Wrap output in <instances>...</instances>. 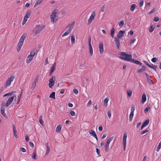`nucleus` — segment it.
I'll return each mask as SVG.
<instances>
[{
    "label": "nucleus",
    "instance_id": "1",
    "mask_svg": "<svg viewBox=\"0 0 161 161\" xmlns=\"http://www.w3.org/2000/svg\"><path fill=\"white\" fill-rule=\"evenodd\" d=\"M122 56H120L119 58L122 60L130 62L132 58V56L131 54H127L125 52H122L119 54Z\"/></svg>",
    "mask_w": 161,
    "mask_h": 161
},
{
    "label": "nucleus",
    "instance_id": "2",
    "mask_svg": "<svg viewBox=\"0 0 161 161\" xmlns=\"http://www.w3.org/2000/svg\"><path fill=\"white\" fill-rule=\"evenodd\" d=\"M45 28V26L44 25H42L40 26V25H36L35 27L33 28L32 31L33 33H34V35H33V36H35L36 35L40 33L41 31Z\"/></svg>",
    "mask_w": 161,
    "mask_h": 161
},
{
    "label": "nucleus",
    "instance_id": "3",
    "mask_svg": "<svg viewBox=\"0 0 161 161\" xmlns=\"http://www.w3.org/2000/svg\"><path fill=\"white\" fill-rule=\"evenodd\" d=\"M114 136H112L109 138L106 141L105 145V151L106 152H108L109 151V145L110 142L114 139Z\"/></svg>",
    "mask_w": 161,
    "mask_h": 161
},
{
    "label": "nucleus",
    "instance_id": "4",
    "mask_svg": "<svg viewBox=\"0 0 161 161\" xmlns=\"http://www.w3.org/2000/svg\"><path fill=\"white\" fill-rule=\"evenodd\" d=\"M96 14L95 12H93L91 14L89 18L88 19L87 24L88 25H90L92 21L94 19L95 17L96 16Z\"/></svg>",
    "mask_w": 161,
    "mask_h": 161
},
{
    "label": "nucleus",
    "instance_id": "5",
    "mask_svg": "<svg viewBox=\"0 0 161 161\" xmlns=\"http://www.w3.org/2000/svg\"><path fill=\"white\" fill-rule=\"evenodd\" d=\"M14 78V76L13 75H11L10 78L8 79L6 82L5 84V86H6V88L7 87L9 86L10 85L11 82L13 81Z\"/></svg>",
    "mask_w": 161,
    "mask_h": 161
},
{
    "label": "nucleus",
    "instance_id": "6",
    "mask_svg": "<svg viewBox=\"0 0 161 161\" xmlns=\"http://www.w3.org/2000/svg\"><path fill=\"white\" fill-rule=\"evenodd\" d=\"M55 79V77L54 76H52L49 80V87L50 88H52L54 84V81Z\"/></svg>",
    "mask_w": 161,
    "mask_h": 161
},
{
    "label": "nucleus",
    "instance_id": "7",
    "mask_svg": "<svg viewBox=\"0 0 161 161\" xmlns=\"http://www.w3.org/2000/svg\"><path fill=\"white\" fill-rule=\"evenodd\" d=\"M127 137V134L126 133H124L123 134V144L124 147V151H125L126 149Z\"/></svg>",
    "mask_w": 161,
    "mask_h": 161
},
{
    "label": "nucleus",
    "instance_id": "8",
    "mask_svg": "<svg viewBox=\"0 0 161 161\" xmlns=\"http://www.w3.org/2000/svg\"><path fill=\"white\" fill-rule=\"evenodd\" d=\"M26 36V34L25 33L22 36L20 37V39L19 41V42L18 43V44H21V45H23V42L25 39Z\"/></svg>",
    "mask_w": 161,
    "mask_h": 161
},
{
    "label": "nucleus",
    "instance_id": "9",
    "mask_svg": "<svg viewBox=\"0 0 161 161\" xmlns=\"http://www.w3.org/2000/svg\"><path fill=\"white\" fill-rule=\"evenodd\" d=\"M99 47L100 53L103 54V45L102 42H99Z\"/></svg>",
    "mask_w": 161,
    "mask_h": 161
},
{
    "label": "nucleus",
    "instance_id": "10",
    "mask_svg": "<svg viewBox=\"0 0 161 161\" xmlns=\"http://www.w3.org/2000/svg\"><path fill=\"white\" fill-rule=\"evenodd\" d=\"M13 100V97H9L7 101V102L6 103L5 105V106L7 107L10 104Z\"/></svg>",
    "mask_w": 161,
    "mask_h": 161
},
{
    "label": "nucleus",
    "instance_id": "11",
    "mask_svg": "<svg viewBox=\"0 0 161 161\" xmlns=\"http://www.w3.org/2000/svg\"><path fill=\"white\" fill-rule=\"evenodd\" d=\"M125 33V31L123 30H120L117 34V37L118 38H120L123 37V35Z\"/></svg>",
    "mask_w": 161,
    "mask_h": 161
},
{
    "label": "nucleus",
    "instance_id": "12",
    "mask_svg": "<svg viewBox=\"0 0 161 161\" xmlns=\"http://www.w3.org/2000/svg\"><path fill=\"white\" fill-rule=\"evenodd\" d=\"M150 120L149 119L146 120L142 125L141 130H142L149 123Z\"/></svg>",
    "mask_w": 161,
    "mask_h": 161
},
{
    "label": "nucleus",
    "instance_id": "13",
    "mask_svg": "<svg viewBox=\"0 0 161 161\" xmlns=\"http://www.w3.org/2000/svg\"><path fill=\"white\" fill-rule=\"evenodd\" d=\"M1 113L2 115L7 119H8L7 116L5 113V108L4 107H1Z\"/></svg>",
    "mask_w": 161,
    "mask_h": 161
},
{
    "label": "nucleus",
    "instance_id": "14",
    "mask_svg": "<svg viewBox=\"0 0 161 161\" xmlns=\"http://www.w3.org/2000/svg\"><path fill=\"white\" fill-rule=\"evenodd\" d=\"M38 81V76L36 77L32 85V87H31V89H32V90H33L35 87H36V84L37 82V81Z\"/></svg>",
    "mask_w": 161,
    "mask_h": 161
},
{
    "label": "nucleus",
    "instance_id": "15",
    "mask_svg": "<svg viewBox=\"0 0 161 161\" xmlns=\"http://www.w3.org/2000/svg\"><path fill=\"white\" fill-rule=\"evenodd\" d=\"M68 26L69 27V29L62 35V37L68 35L70 33V25H69V24Z\"/></svg>",
    "mask_w": 161,
    "mask_h": 161
},
{
    "label": "nucleus",
    "instance_id": "16",
    "mask_svg": "<svg viewBox=\"0 0 161 161\" xmlns=\"http://www.w3.org/2000/svg\"><path fill=\"white\" fill-rule=\"evenodd\" d=\"M37 53V51L36 49H33L31 52L30 54L29 55H30V56H31V57H33L34 56V55L36 54Z\"/></svg>",
    "mask_w": 161,
    "mask_h": 161
},
{
    "label": "nucleus",
    "instance_id": "17",
    "mask_svg": "<svg viewBox=\"0 0 161 161\" xmlns=\"http://www.w3.org/2000/svg\"><path fill=\"white\" fill-rule=\"evenodd\" d=\"M114 39L115 43L118 49H119V47L120 46V40L119 38H116V37H115Z\"/></svg>",
    "mask_w": 161,
    "mask_h": 161
},
{
    "label": "nucleus",
    "instance_id": "18",
    "mask_svg": "<svg viewBox=\"0 0 161 161\" xmlns=\"http://www.w3.org/2000/svg\"><path fill=\"white\" fill-rule=\"evenodd\" d=\"M31 12L30 11H28L26 13V14L25 16L24 19L25 21H27V19L29 18L31 15Z\"/></svg>",
    "mask_w": 161,
    "mask_h": 161
},
{
    "label": "nucleus",
    "instance_id": "19",
    "mask_svg": "<svg viewBox=\"0 0 161 161\" xmlns=\"http://www.w3.org/2000/svg\"><path fill=\"white\" fill-rule=\"evenodd\" d=\"M130 62L140 65H141L142 64V63L140 61L133 59H131Z\"/></svg>",
    "mask_w": 161,
    "mask_h": 161
},
{
    "label": "nucleus",
    "instance_id": "20",
    "mask_svg": "<svg viewBox=\"0 0 161 161\" xmlns=\"http://www.w3.org/2000/svg\"><path fill=\"white\" fill-rule=\"evenodd\" d=\"M146 101V97L145 94H143L142 95V99L141 100L142 103L143 104Z\"/></svg>",
    "mask_w": 161,
    "mask_h": 161
},
{
    "label": "nucleus",
    "instance_id": "21",
    "mask_svg": "<svg viewBox=\"0 0 161 161\" xmlns=\"http://www.w3.org/2000/svg\"><path fill=\"white\" fill-rule=\"evenodd\" d=\"M33 58L32 57H31V56H30V55H29L27 58L26 60V62L27 63H29L32 60Z\"/></svg>",
    "mask_w": 161,
    "mask_h": 161
},
{
    "label": "nucleus",
    "instance_id": "22",
    "mask_svg": "<svg viewBox=\"0 0 161 161\" xmlns=\"http://www.w3.org/2000/svg\"><path fill=\"white\" fill-rule=\"evenodd\" d=\"M55 93L54 92H52L49 95V97L53 99H55Z\"/></svg>",
    "mask_w": 161,
    "mask_h": 161
},
{
    "label": "nucleus",
    "instance_id": "23",
    "mask_svg": "<svg viewBox=\"0 0 161 161\" xmlns=\"http://www.w3.org/2000/svg\"><path fill=\"white\" fill-rule=\"evenodd\" d=\"M108 98H105L103 101V103L104 106L106 107L108 105Z\"/></svg>",
    "mask_w": 161,
    "mask_h": 161
},
{
    "label": "nucleus",
    "instance_id": "24",
    "mask_svg": "<svg viewBox=\"0 0 161 161\" xmlns=\"http://www.w3.org/2000/svg\"><path fill=\"white\" fill-rule=\"evenodd\" d=\"M149 67L153 69L156 71H157V68L156 66L153 65V64L149 66Z\"/></svg>",
    "mask_w": 161,
    "mask_h": 161
},
{
    "label": "nucleus",
    "instance_id": "25",
    "mask_svg": "<svg viewBox=\"0 0 161 161\" xmlns=\"http://www.w3.org/2000/svg\"><path fill=\"white\" fill-rule=\"evenodd\" d=\"M155 28V25H151L150 28L149 29V31L152 33L153 32Z\"/></svg>",
    "mask_w": 161,
    "mask_h": 161
},
{
    "label": "nucleus",
    "instance_id": "26",
    "mask_svg": "<svg viewBox=\"0 0 161 161\" xmlns=\"http://www.w3.org/2000/svg\"><path fill=\"white\" fill-rule=\"evenodd\" d=\"M89 52L91 56H92L93 53V51L92 45H89Z\"/></svg>",
    "mask_w": 161,
    "mask_h": 161
},
{
    "label": "nucleus",
    "instance_id": "27",
    "mask_svg": "<svg viewBox=\"0 0 161 161\" xmlns=\"http://www.w3.org/2000/svg\"><path fill=\"white\" fill-rule=\"evenodd\" d=\"M133 116H134V113L130 112V115H129V120L130 122L132 121Z\"/></svg>",
    "mask_w": 161,
    "mask_h": 161
},
{
    "label": "nucleus",
    "instance_id": "28",
    "mask_svg": "<svg viewBox=\"0 0 161 161\" xmlns=\"http://www.w3.org/2000/svg\"><path fill=\"white\" fill-rule=\"evenodd\" d=\"M13 93H16V92H15V91L12 92H10L8 93L5 94L3 96V97H5L7 96H11L12 95V94H13Z\"/></svg>",
    "mask_w": 161,
    "mask_h": 161
},
{
    "label": "nucleus",
    "instance_id": "29",
    "mask_svg": "<svg viewBox=\"0 0 161 161\" xmlns=\"http://www.w3.org/2000/svg\"><path fill=\"white\" fill-rule=\"evenodd\" d=\"M61 126L60 125H58L57 126L56 129V131L57 132H59L60 131L61 129Z\"/></svg>",
    "mask_w": 161,
    "mask_h": 161
},
{
    "label": "nucleus",
    "instance_id": "30",
    "mask_svg": "<svg viewBox=\"0 0 161 161\" xmlns=\"http://www.w3.org/2000/svg\"><path fill=\"white\" fill-rule=\"evenodd\" d=\"M114 31L115 30L114 27L112 28L110 30V35L112 37L114 36Z\"/></svg>",
    "mask_w": 161,
    "mask_h": 161
},
{
    "label": "nucleus",
    "instance_id": "31",
    "mask_svg": "<svg viewBox=\"0 0 161 161\" xmlns=\"http://www.w3.org/2000/svg\"><path fill=\"white\" fill-rule=\"evenodd\" d=\"M136 7V5L135 4H132L131 5L130 8V10L133 12L134 11L135 8Z\"/></svg>",
    "mask_w": 161,
    "mask_h": 161
},
{
    "label": "nucleus",
    "instance_id": "32",
    "mask_svg": "<svg viewBox=\"0 0 161 161\" xmlns=\"http://www.w3.org/2000/svg\"><path fill=\"white\" fill-rule=\"evenodd\" d=\"M56 63H55V62L53 64V65L51 67V69L50 70L51 71L54 72V71L55 69V67L56 66Z\"/></svg>",
    "mask_w": 161,
    "mask_h": 161
},
{
    "label": "nucleus",
    "instance_id": "33",
    "mask_svg": "<svg viewBox=\"0 0 161 161\" xmlns=\"http://www.w3.org/2000/svg\"><path fill=\"white\" fill-rule=\"evenodd\" d=\"M89 132L90 134L93 137L96 136V135L95 132L94 130H92L90 131Z\"/></svg>",
    "mask_w": 161,
    "mask_h": 161
},
{
    "label": "nucleus",
    "instance_id": "34",
    "mask_svg": "<svg viewBox=\"0 0 161 161\" xmlns=\"http://www.w3.org/2000/svg\"><path fill=\"white\" fill-rule=\"evenodd\" d=\"M127 95L129 97H130L132 96V91L131 90H128L127 91Z\"/></svg>",
    "mask_w": 161,
    "mask_h": 161
},
{
    "label": "nucleus",
    "instance_id": "35",
    "mask_svg": "<svg viewBox=\"0 0 161 161\" xmlns=\"http://www.w3.org/2000/svg\"><path fill=\"white\" fill-rule=\"evenodd\" d=\"M46 145L47 147V150L46 151V154L47 155L48 154V153H49V152L50 151V148H49V146L48 145V143H46Z\"/></svg>",
    "mask_w": 161,
    "mask_h": 161
},
{
    "label": "nucleus",
    "instance_id": "36",
    "mask_svg": "<svg viewBox=\"0 0 161 161\" xmlns=\"http://www.w3.org/2000/svg\"><path fill=\"white\" fill-rule=\"evenodd\" d=\"M42 0H39L35 4L34 6V7H36L38 5L42 3Z\"/></svg>",
    "mask_w": 161,
    "mask_h": 161
},
{
    "label": "nucleus",
    "instance_id": "37",
    "mask_svg": "<svg viewBox=\"0 0 161 161\" xmlns=\"http://www.w3.org/2000/svg\"><path fill=\"white\" fill-rule=\"evenodd\" d=\"M13 127L14 134H16V133H17V131L16 130L15 126L14 124H13Z\"/></svg>",
    "mask_w": 161,
    "mask_h": 161
},
{
    "label": "nucleus",
    "instance_id": "38",
    "mask_svg": "<svg viewBox=\"0 0 161 161\" xmlns=\"http://www.w3.org/2000/svg\"><path fill=\"white\" fill-rule=\"evenodd\" d=\"M36 151H34L32 153V158L35 160H36Z\"/></svg>",
    "mask_w": 161,
    "mask_h": 161
},
{
    "label": "nucleus",
    "instance_id": "39",
    "mask_svg": "<svg viewBox=\"0 0 161 161\" xmlns=\"http://www.w3.org/2000/svg\"><path fill=\"white\" fill-rule=\"evenodd\" d=\"M101 11L102 12H105L106 10V7L105 5H103L102 6L101 8Z\"/></svg>",
    "mask_w": 161,
    "mask_h": 161
},
{
    "label": "nucleus",
    "instance_id": "40",
    "mask_svg": "<svg viewBox=\"0 0 161 161\" xmlns=\"http://www.w3.org/2000/svg\"><path fill=\"white\" fill-rule=\"evenodd\" d=\"M124 22L123 20L120 21L118 23V25L119 26H122L124 25Z\"/></svg>",
    "mask_w": 161,
    "mask_h": 161
},
{
    "label": "nucleus",
    "instance_id": "41",
    "mask_svg": "<svg viewBox=\"0 0 161 161\" xmlns=\"http://www.w3.org/2000/svg\"><path fill=\"white\" fill-rule=\"evenodd\" d=\"M107 114L109 119H110L111 116V110H108V111Z\"/></svg>",
    "mask_w": 161,
    "mask_h": 161
},
{
    "label": "nucleus",
    "instance_id": "42",
    "mask_svg": "<svg viewBox=\"0 0 161 161\" xmlns=\"http://www.w3.org/2000/svg\"><path fill=\"white\" fill-rule=\"evenodd\" d=\"M71 42L72 44H74L75 42V37L73 36H71Z\"/></svg>",
    "mask_w": 161,
    "mask_h": 161
},
{
    "label": "nucleus",
    "instance_id": "43",
    "mask_svg": "<svg viewBox=\"0 0 161 161\" xmlns=\"http://www.w3.org/2000/svg\"><path fill=\"white\" fill-rule=\"evenodd\" d=\"M135 110V107L134 105L132 104L131 105V109L130 111V112L133 113Z\"/></svg>",
    "mask_w": 161,
    "mask_h": 161
},
{
    "label": "nucleus",
    "instance_id": "44",
    "mask_svg": "<svg viewBox=\"0 0 161 161\" xmlns=\"http://www.w3.org/2000/svg\"><path fill=\"white\" fill-rule=\"evenodd\" d=\"M22 45L20 44H18V47H17V51L18 52H19L20 49V48L22 46Z\"/></svg>",
    "mask_w": 161,
    "mask_h": 161
},
{
    "label": "nucleus",
    "instance_id": "45",
    "mask_svg": "<svg viewBox=\"0 0 161 161\" xmlns=\"http://www.w3.org/2000/svg\"><path fill=\"white\" fill-rule=\"evenodd\" d=\"M136 39L134 38L133 39L131 40L130 43V45H132L134 43V42L136 41Z\"/></svg>",
    "mask_w": 161,
    "mask_h": 161
},
{
    "label": "nucleus",
    "instance_id": "46",
    "mask_svg": "<svg viewBox=\"0 0 161 161\" xmlns=\"http://www.w3.org/2000/svg\"><path fill=\"white\" fill-rule=\"evenodd\" d=\"M89 45H92L91 44V36L89 37L88 38Z\"/></svg>",
    "mask_w": 161,
    "mask_h": 161
},
{
    "label": "nucleus",
    "instance_id": "47",
    "mask_svg": "<svg viewBox=\"0 0 161 161\" xmlns=\"http://www.w3.org/2000/svg\"><path fill=\"white\" fill-rule=\"evenodd\" d=\"M23 91L21 90V92L20 94V95L19 96H18L17 100L19 101H20V98L21 97L22 94V93Z\"/></svg>",
    "mask_w": 161,
    "mask_h": 161
},
{
    "label": "nucleus",
    "instance_id": "48",
    "mask_svg": "<svg viewBox=\"0 0 161 161\" xmlns=\"http://www.w3.org/2000/svg\"><path fill=\"white\" fill-rule=\"evenodd\" d=\"M143 70L142 69H138L137 71L136 72V73H140L143 71Z\"/></svg>",
    "mask_w": 161,
    "mask_h": 161
},
{
    "label": "nucleus",
    "instance_id": "49",
    "mask_svg": "<svg viewBox=\"0 0 161 161\" xmlns=\"http://www.w3.org/2000/svg\"><path fill=\"white\" fill-rule=\"evenodd\" d=\"M148 131V130L147 129H146L145 130L142 131L141 133V135H142L144 134H145Z\"/></svg>",
    "mask_w": 161,
    "mask_h": 161
},
{
    "label": "nucleus",
    "instance_id": "50",
    "mask_svg": "<svg viewBox=\"0 0 161 161\" xmlns=\"http://www.w3.org/2000/svg\"><path fill=\"white\" fill-rule=\"evenodd\" d=\"M144 3V1L143 0H140V7H142L143 6Z\"/></svg>",
    "mask_w": 161,
    "mask_h": 161
},
{
    "label": "nucleus",
    "instance_id": "51",
    "mask_svg": "<svg viewBox=\"0 0 161 161\" xmlns=\"http://www.w3.org/2000/svg\"><path fill=\"white\" fill-rule=\"evenodd\" d=\"M74 93L76 95H77L78 93V91L77 89H74L73 91Z\"/></svg>",
    "mask_w": 161,
    "mask_h": 161
},
{
    "label": "nucleus",
    "instance_id": "52",
    "mask_svg": "<svg viewBox=\"0 0 161 161\" xmlns=\"http://www.w3.org/2000/svg\"><path fill=\"white\" fill-rule=\"evenodd\" d=\"M151 60L152 62L155 63L157 61V58H153Z\"/></svg>",
    "mask_w": 161,
    "mask_h": 161
},
{
    "label": "nucleus",
    "instance_id": "53",
    "mask_svg": "<svg viewBox=\"0 0 161 161\" xmlns=\"http://www.w3.org/2000/svg\"><path fill=\"white\" fill-rule=\"evenodd\" d=\"M29 144L30 146L31 147H32V148H33L34 147V145L32 142H29Z\"/></svg>",
    "mask_w": 161,
    "mask_h": 161
},
{
    "label": "nucleus",
    "instance_id": "54",
    "mask_svg": "<svg viewBox=\"0 0 161 161\" xmlns=\"http://www.w3.org/2000/svg\"><path fill=\"white\" fill-rule=\"evenodd\" d=\"M150 109V107H146L145 109H144V112L145 113L146 112H148Z\"/></svg>",
    "mask_w": 161,
    "mask_h": 161
},
{
    "label": "nucleus",
    "instance_id": "55",
    "mask_svg": "<svg viewBox=\"0 0 161 161\" xmlns=\"http://www.w3.org/2000/svg\"><path fill=\"white\" fill-rule=\"evenodd\" d=\"M54 15L53 14V16L52 17V15H51V19L52 20V21H54V19L55 18V14L54 13Z\"/></svg>",
    "mask_w": 161,
    "mask_h": 161
},
{
    "label": "nucleus",
    "instance_id": "56",
    "mask_svg": "<svg viewBox=\"0 0 161 161\" xmlns=\"http://www.w3.org/2000/svg\"><path fill=\"white\" fill-rule=\"evenodd\" d=\"M15 93H13V94H12L13 96L12 97H13V99H14V98H15V99H17L16 94H15Z\"/></svg>",
    "mask_w": 161,
    "mask_h": 161
},
{
    "label": "nucleus",
    "instance_id": "57",
    "mask_svg": "<svg viewBox=\"0 0 161 161\" xmlns=\"http://www.w3.org/2000/svg\"><path fill=\"white\" fill-rule=\"evenodd\" d=\"M92 103V101L91 100H89L87 103V106H90L91 104Z\"/></svg>",
    "mask_w": 161,
    "mask_h": 161
},
{
    "label": "nucleus",
    "instance_id": "58",
    "mask_svg": "<svg viewBox=\"0 0 161 161\" xmlns=\"http://www.w3.org/2000/svg\"><path fill=\"white\" fill-rule=\"evenodd\" d=\"M20 150L21 151H22L23 152H25L26 151V149L23 148V147H21L20 148Z\"/></svg>",
    "mask_w": 161,
    "mask_h": 161
},
{
    "label": "nucleus",
    "instance_id": "59",
    "mask_svg": "<svg viewBox=\"0 0 161 161\" xmlns=\"http://www.w3.org/2000/svg\"><path fill=\"white\" fill-rule=\"evenodd\" d=\"M39 121L40 124L42 125H43V121L42 119L39 120Z\"/></svg>",
    "mask_w": 161,
    "mask_h": 161
},
{
    "label": "nucleus",
    "instance_id": "60",
    "mask_svg": "<svg viewBox=\"0 0 161 161\" xmlns=\"http://www.w3.org/2000/svg\"><path fill=\"white\" fill-rule=\"evenodd\" d=\"M159 18L158 17H155L154 18V21L156 22H158L159 21Z\"/></svg>",
    "mask_w": 161,
    "mask_h": 161
},
{
    "label": "nucleus",
    "instance_id": "61",
    "mask_svg": "<svg viewBox=\"0 0 161 161\" xmlns=\"http://www.w3.org/2000/svg\"><path fill=\"white\" fill-rule=\"evenodd\" d=\"M148 82L150 84H152L153 83V81L150 79L147 80Z\"/></svg>",
    "mask_w": 161,
    "mask_h": 161
},
{
    "label": "nucleus",
    "instance_id": "62",
    "mask_svg": "<svg viewBox=\"0 0 161 161\" xmlns=\"http://www.w3.org/2000/svg\"><path fill=\"white\" fill-rule=\"evenodd\" d=\"M25 140L26 142H28L29 141V138L28 136H25Z\"/></svg>",
    "mask_w": 161,
    "mask_h": 161
},
{
    "label": "nucleus",
    "instance_id": "63",
    "mask_svg": "<svg viewBox=\"0 0 161 161\" xmlns=\"http://www.w3.org/2000/svg\"><path fill=\"white\" fill-rule=\"evenodd\" d=\"M155 9H154V8H153V10H151L149 12V14H151L153 13H154L155 12Z\"/></svg>",
    "mask_w": 161,
    "mask_h": 161
},
{
    "label": "nucleus",
    "instance_id": "64",
    "mask_svg": "<svg viewBox=\"0 0 161 161\" xmlns=\"http://www.w3.org/2000/svg\"><path fill=\"white\" fill-rule=\"evenodd\" d=\"M134 32L132 30H131L130 31V34L131 36H132L133 35Z\"/></svg>",
    "mask_w": 161,
    "mask_h": 161
}]
</instances>
